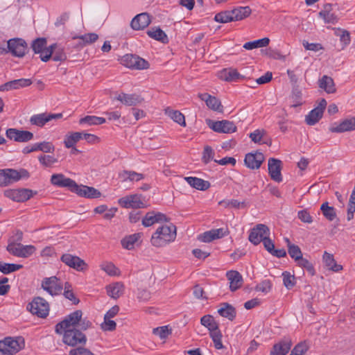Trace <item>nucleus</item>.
Returning a JSON list of instances; mask_svg holds the SVG:
<instances>
[{
  "label": "nucleus",
  "mask_w": 355,
  "mask_h": 355,
  "mask_svg": "<svg viewBox=\"0 0 355 355\" xmlns=\"http://www.w3.org/2000/svg\"><path fill=\"white\" fill-rule=\"evenodd\" d=\"M176 236L177 227L169 221L157 228L150 238V243L155 248H162L173 242Z\"/></svg>",
  "instance_id": "obj_1"
},
{
  "label": "nucleus",
  "mask_w": 355,
  "mask_h": 355,
  "mask_svg": "<svg viewBox=\"0 0 355 355\" xmlns=\"http://www.w3.org/2000/svg\"><path fill=\"white\" fill-rule=\"evenodd\" d=\"M200 323L207 327L209 331V336L211 338L214 347L217 349L224 348L222 343V334L219 329L218 323L211 315H205L201 318Z\"/></svg>",
  "instance_id": "obj_2"
},
{
  "label": "nucleus",
  "mask_w": 355,
  "mask_h": 355,
  "mask_svg": "<svg viewBox=\"0 0 355 355\" xmlns=\"http://www.w3.org/2000/svg\"><path fill=\"white\" fill-rule=\"evenodd\" d=\"M56 333L62 335V342L71 347L85 345L87 343L85 334L77 328L62 329L61 332Z\"/></svg>",
  "instance_id": "obj_3"
},
{
  "label": "nucleus",
  "mask_w": 355,
  "mask_h": 355,
  "mask_svg": "<svg viewBox=\"0 0 355 355\" xmlns=\"http://www.w3.org/2000/svg\"><path fill=\"white\" fill-rule=\"evenodd\" d=\"M4 196L17 202H23L28 200L34 195L37 194V191H33L29 189H6L3 192Z\"/></svg>",
  "instance_id": "obj_4"
},
{
  "label": "nucleus",
  "mask_w": 355,
  "mask_h": 355,
  "mask_svg": "<svg viewBox=\"0 0 355 355\" xmlns=\"http://www.w3.org/2000/svg\"><path fill=\"white\" fill-rule=\"evenodd\" d=\"M52 58L55 62H64L67 60V54L64 52V47L55 43L46 49L45 55H42L41 60L43 62H47Z\"/></svg>",
  "instance_id": "obj_5"
},
{
  "label": "nucleus",
  "mask_w": 355,
  "mask_h": 355,
  "mask_svg": "<svg viewBox=\"0 0 355 355\" xmlns=\"http://www.w3.org/2000/svg\"><path fill=\"white\" fill-rule=\"evenodd\" d=\"M121 63L125 67L132 69H147L149 63L144 59L132 54H126L121 59Z\"/></svg>",
  "instance_id": "obj_6"
},
{
  "label": "nucleus",
  "mask_w": 355,
  "mask_h": 355,
  "mask_svg": "<svg viewBox=\"0 0 355 355\" xmlns=\"http://www.w3.org/2000/svg\"><path fill=\"white\" fill-rule=\"evenodd\" d=\"M28 310L40 318H46L49 314V303L43 298L37 297L28 305Z\"/></svg>",
  "instance_id": "obj_7"
},
{
  "label": "nucleus",
  "mask_w": 355,
  "mask_h": 355,
  "mask_svg": "<svg viewBox=\"0 0 355 355\" xmlns=\"http://www.w3.org/2000/svg\"><path fill=\"white\" fill-rule=\"evenodd\" d=\"M83 316V312L77 310L69 314L62 322L55 326V332H61L62 329L77 328V326Z\"/></svg>",
  "instance_id": "obj_8"
},
{
  "label": "nucleus",
  "mask_w": 355,
  "mask_h": 355,
  "mask_svg": "<svg viewBox=\"0 0 355 355\" xmlns=\"http://www.w3.org/2000/svg\"><path fill=\"white\" fill-rule=\"evenodd\" d=\"M207 123L211 129L216 132L230 134L236 131V126L234 123L227 120L214 121L209 119L207 120Z\"/></svg>",
  "instance_id": "obj_9"
},
{
  "label": "nucleus",
  "mask_w": 355,
  "mask_h": 355,
  "mask_svg": "<svg viewBox=\"0 0 355 355\" xmlns=\"http://www.w3.org/2000/svg\"><path fill=\"white\" fill-rule=\"evenodd\" d=\"M41 286L44 291L52 296L61 293L63 288L62 282L55 276L44 278Z\"/></svg>",
  "instance_id": "obj_10"
},
{
  "label": "nucleus",
  "mask_w": 355,
  "mask_h": 355,
  "mask_svg": "<svg viewBox=\"0 0 355 355\" xmlns=\"http://www.w3.org/2000/svg\"><path fill=\"white\" fill-rule=\"evenodd\" d=\"M269 234L270 230L266 225L258 224L251 230L248 239L254 245H258Z\"/></svg>",
  "instance_id": "obj_11"
},
{
  "label": "nucleus",
  "mask_w": 355,
  "mask_h": 355,
  "mask_svg": "<svg viewBox=\"0 0 355 355\" xmlns=\"http://www.w3.org/2000/svg\"><path fill=\"white\" fill-rule=\"evenodd\" d=\"M6 249L12 255L24 258L29 257L35 250L33 245H23L15 243L8 244Z\"/></svg>",
  "instance_id": "obj_12"
},
{
  "label": "nucleus",
  "mask_w": 355,
  "mask_h": 355,
  "mask_svg": "<svg viewBox=\"0 0 355 355\" xmlns=\"http://www.w3.org/2000/svg\"><path fill=\"white\" fill-rule=\"evenodd\" d=\"M24 347V340L21 337H17L15 339L12 338H6L0 341V347H3L7 352L14 355Z\"/></svg>",
  "instance_id": "obj_13"
},
{
  "label": "nucleus",
  "mask_w": 355,
  "mask_h": 355,
  "mask_svg": "<svg viewBox=\"0 0 355 355\" xmlns=\"http://www.w3.org/2000/svg\"><path fill=\"white\" fill-rule=\"evenodd\" d=\"M60 259L67 266L78 271H84L88 266L83 259L71 254H62Z\"/></svg>",
  "instance_id": "obj_14"
},
{
  "label": "nucleus",
  "mask_w": 355,
  "mask_h": 355,
  "mask_svg": "<svg viewBox=\"0 0 355 355\" xmlns=\"http://www.w3.org/2000/svg\"><path fill=\"white\" fill-rule=\"evenodd\" d=\"M6 137L16 142H28L33 139V134L28 130L9 128L6 132Z\"/></svg>",
  "instance_id": "obj_15"
},
{
  "label": "nucleus",
  "mask_w": 355,
  "mask_h": 355,
  "mask_svg": "<svg viewBox=\"0 0 355 355\" xmlns=\"http://www.w3.org/2000/svg\"><path fill=\"white\" fill-rule=\"evenodd\" d=\"M265 160L263 154L259 151L247 153L245 156V165L252 169H259Z\"/></svg>",
  "instance_id": "obj_16"
},
{
  "label": "nucleus",
  "mask_w": 355,
  "mask_h": 355,
  "mask_svg": "<svg viewBox=\"0 0 355 355\" xmlns=\"http://www.w3.org/2000/svg\"><path fill=\"white\" fill-rule=\"evenodd\" d=\"M119 205L124 208H143L144 202L141 200V196L134 194L121 198L118 200Z\"/></svg>",
  "instance_id": "obj_17"
},
{
  "label": "nucleus",
  "mask_w": 355,
  "mask_h": 355,
  "mask_svg": "<svg viewBox=\"0 0 355 355\" xmlns=\"http://www.w3.org/2000/svg\"><path fill=\"white\" fill-rule=\"evenodd\" d=\"M170 220V218L161 212L150 211L142 219V225L150 227L155 223H168Z\"/></svg>",
  "instance_id": "obj_18"
},
{
  "label": "nucleus",
  "mask_w": 355,
  "mask_h": 355,
  "mask_svg": "<svg viewBox=\"0 0 355 355\" xmlns=\"http://www.w3.org/2000/svg\"><path fill=\"white\" fill-rule=\"evenodd\" d=\"M72 192L76 193L80 197L86 198H98L101 196V193L92 187H88L85 185H78L76 182V186L72 189Z\"/></svg>",
  "instance_id": "obj_19"
},
{
  "label": "nucleus",
  "mask_w": 355,
  "mask_h": 355,
  "mask_svg": "<svg viewBox=\"0 0 355 355\" xmlns=\"http://www.w3.org/2000/svg\"><path fill=\"white\" fill-rule=\"evenodd\" d=\"M62 117V114H49L46 112L37 114L32 116L30 119L31 125H37L39 127L44 126L46 123L53 119H59Z\"/></svg>",
  "instance_id": "obj_20"
},
{
  "label": "nucleus",
  "mask_w": 355,
  "mask_h": 355,
  "mask_svg": "<svg viewBox=\"0 0 355 355\" xmlns=\"http://www.w3.org/2000/svg\"><path fill=\"white\" fill-rule=\"evenodd\" d=\"M282 161L278 159L270 158L268 159V173L271 179L277 182L282 181Z\"/></svg>",
  "instance_id": "obj_21"
},
{
  "label": "nucleus",
  "mask_w": 355,
  "mask_h": 355,
  "mask_svg": "<svg viewBox=\"0 0 355 355\" xmlns=\"http://www.w3.org/2000/svg\"><path fill=\"white\" fill-rule=\"evenodd\" d=\"M227 234V231L225 229H214L198 235V240L204 243H209L215 239L223 237Z\"/></svg>",
  "instance_id": "obj_22"
},
{
  "label": "nucleus",
  "mask_w": 355,
  "mask_h": 355,
  "mask_svg": "<svg viewBox=\"0 0 355 355\" xmlns=\"http://www.w3.org/2000/svg\"><path fill=\"white\" fill-rule=\"evenodd\" d=\"M329 130L335 133L355 130V117L345 119L339 124H334L330 127Z\"/></svg>",
  "instance_id": "obj_23"
},
{
  "label": "nucleus",
  "mask_w": 355,
  "mask_h": 355,
  "mask_svg": "<svg viewBox=\"0 0 355 355\" xmlns=\"http://www.w3.org/2000/svg\"><path fill=\"white\" fill-rule=\"evenodd\" d=\"M198 98L205 101L207 106L216 112L222 113L223 112V107L220 101L215 96L209 94H199Z\"/></svg>",
  "instance_id": "obj_24"
},
{
  "label": "nucleus",
  "mask_w": 355,
  "mask_h": 355,
  "mask_svg": "<svg viewBox=\"0 0 355 355\" xmlns=\"http://www.w3.org/2000/svg\"><path fill=\"white\" fill-rule=\"evenodd\" d=\"M51 183L59 187H67L72 191L76 182L69 178H66L62 173H56L51 175Z\"/></svg>",
  "instance_id": "obj_25"
},
{
  "label": "nucleus",
  "mask_w": 355,
  "mask_h": 355,
  "mask_svg": "<svg viewBox=\"0 0 355 355\" xmlns=\"http://www.w3.org/2000/svg\"><path fill=\"white\" fill-rule=\"evenodd\" d=\"M31 84L32 80L28 78L14 80L1 85L0 86V92L9 91L11 89H18L21 87L29 86Z\"/></svg>",
  "instance_id": "obj_26"
},
{
  "label": "nucleus",
  "mask_w": 355,
  "mask_h": 355,
  "mask_svg": "<svg viewBox=\"0 0 355 355\" xmlns=\"http://www.w3.org/2000/svg\"><path fill=\"white\" fill-rule=\"evenodd\" d=\"M150 23V18L148 13L143 12L136 15L132 20L130 26L134 30H141L147 27Z\"/></svg>",
  "instance_id": "obj_27"
},
{
  "label": "nucleus",
  "mask_w": 355,
  "mask_h": 355,
  "mask_svg": "<svg viewBox=\"0 0 355 355\" xmlns=\"http://www.w3.org/2000/svg\"><path fill=\"white\" fill-rule=\"evenodd\" d=\"M6 175L8 185L17 182L21 178L29 177V173L25 169H20L19 171L11 168L4 169Z\"/></svg>",
  "instance_id": "obj_28"
},
{
  "label": "nucleus",
  "mask_w": 355,
  "mask_h": 355,
  "mask_svg": "<svg viewBox=\"0 0 355 355\" xmlns=\"http://www.w3.org/2000/svg\"><path fill=\"white\" fill-rule=\"evenodd\" d=\"M227 278L230 282V288L231 291H235L243 284V277L236 270L228 271L226 274Z\"/></svg>",
  "instance_id": "obj_29"
},
{
  "label": "nucleus",
  "mask_w": 355,
  "mask_h": 355,
  "mask_svg": "<svg viewBox=\"0 0 355 355\" xmlns=\"http://www.w3.org/2000/svg\"><path fill=\"white\" fill-rule=\"evenodd\" d=\"M116 99L126 106L137 105L143 102V98L140 96L135 94H128L121 93L118 95Z\"/></svg>",
  "instance_id": "obj_30"
},
{
  "label": "nucleus",
  "mask_w": 355,
  "mask_h": 355,
  "mask_svg": "<svg viewBox=\"0 0 355 355\" xmlns=\"http://www.w3.org/2000/svg\"><path fill=\"white\" fill-rule=\"evenodd\" d=\"M291 345L292 342L290 339H284L273 346L270 355H286Z\"/></svg>",
  "instance_id": "obj_31"
},
{
  "label": "nucleus",
  "mask_w": 355,
  "mask_h": 355,
  "mask_svg": "<svg viewBox=\"0 0 355 355\" xmlns=\"http://www.w3.org/2000/svg\"><path fill=\"white\" fill-rule=\"evenodd\" d=\"M332 5L327 3L324 5L323 8L320 11L319 16L325 23L334 24L337 22L338 18L332 12Z\"/></svg>",
  "instance_id": "obj_32"
},
{
  "label": "nucleus",
  "mask_w": 355,
  "mask_h": 355,
  "mask_svg": "<svg viewBox=\"0 0 355 355\" xmlns=\"http://www.w3.org/2000/svg\"><path fill=\"white\" fill-rule=\"evenodd\" d=\"M318 85L320 88L324 89L327 94H334L336 92L333 78L327 75L323 76L319 79Z\"/></svg>",
  "instance_id": "obj_33"
},
{
  "label": "nucleus",
  "mask_w": 355,
  "mask_h": 355,
  "mask_svg": "<svg viewBox=\"0 0 355 355\" xmlns=\"http://www.w3.org/2000/svg\"><path fill=\"white\" fill-rule=\"evenodd\" d=\"M234 21H241L248 17L252 13L249 6H239L231 10Z\"/></svg>",
  "instance_id": "obj_34"
},
{
  "label": "nucleus",
  "mask_w": 355,
  "mask_h": 355,
  "mask_svg": "<svg viewBox=\"0 0 355 355\" xmlns=\"http://www.w3.org/2000/svg\"><path fill=\"white\" fill-rule=\"evenodd\" d=\"M218 76L220 79L227 82L236 81L242 76L234 69H225L219 71Z\"/></svg>",
  "instance_id": "obj_35"
},
{
  "label": "nucleus",
  "mask_w": 355,
  "mask_h": 355,
  "mask_svg": "<svg viewBox=\"0 0 355 355\" xmlns=\"http://www.w3.org/2000/svg\"><path fill=\"white\" fill-rule=\"evenodd\" d=\"M218 313L220 316L231 321L235 318L236 314L235 308L228 303L221 304L218 309Z\"/></svg>",
  "instance_id": "obj_36"
},
{
  "label": "nucleus",
  "mask_w": 355,
  "mask_h": 355,
  "mask_svg": "<svg viewBox=\"0 0 355 355\" xmlns=\"http://www.w3.org/2000/svg\"><path fill=\"white\" fill-rule=\"evenodd\" d=\"M165 114L174 122L177 123L182 127L187 125L184 115L179 110H172L167 107L164 110Z\"/></svg>",
  "instance_id": "obj_37"
},
{
  "label": "nucleus",
  "mask_w": 355,
  "mask_h": 355,
  "mask_svg": "<svg viewBox=\"0 0 355 355\" xmlns=\"http://www.w3.org/2000/svg\"><path fill=\"white\" fill-rule=\"evenodd\" d=\"M184 180L191 187L198 190L205 191L210 187V183L208 181H205L198 178L186 177Z\"/></svg>",
  "instance_id": "obj_38"
},
{
  "label": "nucleus",
  "mask_w": 355,
  "mask_h": 355,
  "mask_svg": "<svg viewBox=\"0 0 355 355\" xmlns=\"http://www.w3.org/2000/svg\"><path fill=\"white\" fill-rule=\"evenodd\" d=\"M124 285L121 282H115L106 286L107 295L114 299H118L123 293Z\"/></svg>",
  "instance_id": "obj_39"
},
{
  "label": "nucleus",
  "mask_w": 355,
  "mask_h": 355,
  "mask_svg": "<svg viewBox=\"0 0 355 355\" xmlns=\"http://www.w3.org/2000/svg\"><path fill=\"white\" fill-rule=\"evenodd\" d=\"M141 236V233H135L126 236L121 241V245L125 249L132 250L135 248V245L140 240Z\"/></svg>",
  "instance_id": "obj_40"
},
{
  "label": "nucleus",
  "mask_w": 355,
  "mask_h": 355,
  "mask_svg": "<svg viewBox=\"0 0 355 355\" xmlns=\"http://www.w3.org/2000/svg\"><path fill=\"white\" fill-rule=\"evenodd\" d=\"M147 34L150 37L164 44H166L168 42L166 34L159 27L151 28L148 31Z\"/></svg>",
  "instance_id": "obj_41"
},
{
  "label": "nucleus",
  "mask_w": 355,
  "mask_h": 355,
  "mask_svg": "<svg viewBox=\"0 0 355 355\" xmlns=\"http://www.w3.org/2000/svg\"><path fill=\"white\" fill-rule=\"evenodd\" d=\"M46 44L47 41L46 38L39 37L33 41L31 47L35 53L40 54V58H41L42 55H45L46 49H48Z\"/></svg>",
  "instance_id": "obj_42"
},
{
  "label": "nucleus",
  "mask_w": 355,
  "mask_h": 355,
  "mask_svg": "<svg viewBox=\"0 0 355 355\" xmlns=\"http://www.w3.org/2000/svg\"><path fill=\"white\" fill-rule=\"evenodd\" d=\"M83 138V133L79 132H69L64 137V144L67 148H73Z\"/></svg>",
  "instance_id": "obj_43"
},
{
  "label": "nucleus",
  "mask_w": 355,
  "mask_h": 355,
  "mask_svg": "<svg viewBox=\"0 0 355 355\" xmlns=\"http://www.w3.org/2000/svg\"><path fill=\"white\" fill-rule=\"evenodd\" d=\"M323 261L325 263V266L329 270L338 272L343 269V266L341 265L336 263L333 254H329L327 252H324L323 254Z\"/></svg>",
  "instance_id": "obj_44"
},
{
  "label": "nucleus",
  "mask_w": 355,
  "mask_h": 355,
  "mask_svg": "<svg viewBox=\"0 0 355 355\" xmlns=\"http://www.w3.org/2000/svg\"><path fill=\"white\" fill-rule=\"evenodd\" d=\"M73 39L80 40L81 41L79 42L78 45L84 46L94 43L98 39V35L96 33H90L83 35L73 37Z\"/></svg>",
  "instance_id": "obj_45"
},
{
  "label": "nucleus",
  "mask_w": 355,
  "mask_h": 355,
  "mask_svg": "<svg viewBox=\"0 0 355 355\" xmlns=\"http://www.w3.org/2000/svg\"><path fill=\"white\" fill-rule=\"evenodd\" d=\"M323 112L319 109L314 108L305 118L306 123L309 125H313L322 117Z\"/></svg>",
  "instance_id": "obj_46"
},
{
  "label": "nucleus",
  "mask_w": 355,
  "mask_h": 355,
  "mask_svg": "<svg viewBox=\"0 0 355 355\" xmlns=\"http://www.w3.org/2000/svg\"><path fill=\"white\" fill-rule=\"evenodd\" d=\"M119 178L123 179V181L129 180L130 181H140L144 178L142 173H139L132 171H123L119 173Z\"/></svg>",
  "instance_id": "obj_47"
},
{
  "label": "nucleus",
  "mask_w": 355,
  "mask_h": 355,
  "mask_svg": "<svg viewBox=\"0 0 355 355\" xmlns=\"http://www.w3.org/2000/svg\"><path fill=\"white\" fill-rule=\"evenodd\" d=\"M269 43L270 39L268 37H263L258 40L246 42L243 45V48L247 50H252L257 48L267 46L269 44Z\"/></svg>",
  "instance_id": "obj_48"
},
{
  "label": "nucleus",
  "mask_w": 355,
  "mask_h": 355,
  "mask_svg": "<svg viewBox=\"0 0 355 355\" xmlns=\"http://www.w3.org/2000/svg\"><path fill=\"white\" fill-rule=\"evenodd\" d=\"M105 122V119L96 116H86L79 120L80 124H87L88 125H100Z\"/></svg>",
  "instance_id": "obj_49"
},
{
  "label": "nucleus",
  "mask_w": 355,
  "mask_h": 355,
  "mask_svg": "<svg viewBox=\"0 0 355 355\" xmlns=\"http://www.w3.org/2000/svg\"><path fill=\"white\" fill-rule=\"evenodd\" d=\"M214 20L218 23L225 24L234 21L231 10H225L217 13L214 17Z\"/></svg>",
  "instance_id": "obj_50"
},
{
  "label": "nucleus",
  "mask_w": 355,
  "mask_h": 355,
  "mask_svg": "<svg viewBox=\"0 0 355 355\" xmlns=\"http://www.w3.org/2000/svg\"><path fill=\"white\" fill-rule=\"evenodd\" d=\"M320 209L324 216L330 221L333 220L336 217L335 209L333 207L329 206L327 202H324L321 205Z\"/></svg>",
  "instance_id": "obj_51"
},
{
  "label": "nucleus",
  "mask_w": 355,
  "mask_h": 355,
  "mask_svg": "<svg viewBox=\"0 0 355 355\" xmlns=\"http://www.w3.org/2000/svg\"><path fill=\"white\" fill-rule=\"evenodd\" d=\"M136 296L139 302L144 303L151 298V293L148 288L140 287L137 291Z\"/></svg>",
  "instance_id": "obj_52"
},
{
  "label": "nucleus",
  "mask_w": 355,
  "mask_h": 355,
  "mask_svg": "<svg viewBox=\"0 0 355 355\" xmlns=\"http://www.w3.org/2000/svg\"><path fill=\"white\" fill-rule=\"evenodd\" d=\"M153 334L159 336L160 339L164 340L172 334V329H169L168 326L159 327L153 329Z\"/></svg>",
  "instance_id": "obj_53"
},
{
  "label": "nucleus",
  "mask_w": 355,
  "mask_h": 355,
  "mask_svg": "<svg viewBox=\"0 0 355 355\" xmlns=\"http://www.w3.org/2000/svg\"><path fill=\"white\" fill-rule=\"evenodd\" d=\"M218 205L224 207L225 208H244L246 206L245 202H239L237 200H221L218 202Z\"/></svg>",
  "instance_id": "obj_54"
},
{
  "label": "nucleus",
  "mask_w": 355,
  "mask_h": 355,
  "mask_svg": "<svg viewBox=\"0 0 355 355\" xmlns=\"http://www.w3.org/2000/svg\"><path fill=\"white\" fill-rule=\"evenodd\" d=\"M22 267V265L20 264L0 262V271L3 274H8L12 272L17 271L21 269Z\"/></svg>",
  "instance_id": "obj_55"
},
{
  "label": "nucleus",
  "mask_w": 355,
  "mask_h": 355,
  "mask_svg": "<svg viewBox=\"0 0 355 355\" xmlns=\"http://www.w3.org/2000/svg\"><path fill=\"white\" fill-rule=\"evenodd\" d=\"M40 163L45 167H51L58 162V159L52 155H41L38 157Z\"/></svg>",
  "instance_id": "obj_56"
},
{
  "label": "nucleus",
  "mask_w": 355,
  "mask_h": 355,
  "mask_svg": "<svg viewBox=\"0 0 355 355\" xmlns=\"http://www.w3.org/2000/svg\"><path fill=\"white\" fill-rule=\"evenodd\" d=\"M298 266L306 269L311 275H315V270L313 264L306 258L302 257L295 261Z\"/></svg>",
  "instance_id": "obj_57"
},
{
  "label": "nucleus",
  "mask_w": 355,
  "mask_h": 355,
  "mask_svg": "<svg viewBox=\"0 0 355 355\" xmlns=\"http://www.w3.org/2000/svg\"><path fill=\"white\" fill-rule=\"evenodd\" d=\"M334 34L340 38V40L343 43L344 46L347 45L350 42L349 33L346 30L340 28H334Z\"/></svg>",
  "instance_id": "obj_58"
},
{
  "label": "nucleus",
  "mask_w": 355,
  "mask_h": 355,
  "mask_svg": "<svg viewBox=\"0 0 355 355\" xmlns=\"http://www.w3.org/2000/svg\"><path fill=\"white\" fill-rule=\"evenodd\" d=\"M284 285L287 289H291L295 285V277L293 275L286 271L282 273Z\"/></svg>",
  "instance_id": "obj_59"
},
{
  "label": "nucleus",
  "mask_w": 355,
  "mask_h": 355,
  "mask_svg": "<svg viewBox=\"0 0 355 355\" xmlns=\"http://www.w3.org/2000/svg\"><path fill=\"white\" fill-rule=\"evenodd\" d=\"M101 268L108 275L116 276L119 275V270L112 263H105L101 265Z\"/></svg>",
  "instance_id": "obj_60"
},
{
  "label": "nucleus",
  "mask_w": 355,
  "mask_h": 355,
  "mask_svg": "<svg viewBox=\"0 0 355 355\" xmlns=\"http://www.w3.org/2000/svg\"><path fill=\"white\" fill-rule=\"evenodd\" d=\"M214 151L212 149V148L209 146H205L204 147L203 153H202V161L205 164H208L210 161H211L214 159Z\"/></svg>",
  "instance_id": "obj_61"
},
{
  "label": "nucleus",
  "mask_w": 355,
  "mask_h": 355,
  "mask_svg": "<svg viewBox=\"0 0 355 355\" xmlns=\"http://www.w3.org/2000/svg\"><path fill=\"white\" fill-rule=\"evenodd\" d=\"M116 323L111 319L104 318L103 322L101 324V328L104 331H112L116 329Z\"/></svg>",
  "instance_id": "obj_62"
},
{
  "label": "nucleus",
  "mask_w": 355,
  "mask_h": 355,
  "mask_svg": "<svg viewBox=\"0 0 355 355\" xmlns=\"http://www.w3.org/2000/svg\"><path fill=\"white\" fill-rule=\"evenodd\" d=\"M69 355H94V353L89 349L82 346L70 349Z\"/></svg>",
  "instance_id": "obj_63"
},
{
  "label": "nucleus",
  "mask_w": 355,
  "mask_h": 355,
  "mask_svg": "<svg viewBox=\"0 0 355 355\" xmlns=\"http://www.w3.org/2000/svg\"><path fill=\"white\" fill-rule=\"evenodd\" d=\"M308 350V345L304 342L298 343L291 351L290 355H304Z\"/></svg>",
  "instance_id": "obj_64"
}]
</instances>
